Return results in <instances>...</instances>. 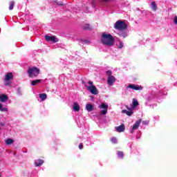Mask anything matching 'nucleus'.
I'll return each instance as SVG.
<instances>
[{"mask_svg":"<svg viewBox=\"0 0 177 177\" xmlns=\"http://www.w3.org/2000/svg\"><path fill=\"white\" fill-rule=\"evenodd\" d=\"M120 44H119V46H118V48L119 49H122V48L124 47V43H122V41H119Z\"/></svg>","mask_w":177,"mask_h":177,"instance_id":"bb28decb","label":"nucleus"},{"mask_svg":"<svg viewBox=\"0 0 177 177\" xmlns=\"http://www.w3.org/2000/svg\"><path fill=\"white\" fill-rule=\"evenodd\" d=\"M81 109V106H80V104L77 102H74L73 105V111H80V109Z\"/></svg>","mask_w":177,"mask_h":177,"instance_id":"f8f14e48","label":"nucleus"},{"mask_svg":"<svg viewBox=\"0 0 177 177\" xmlns=\"http://www.w3.org/2000/svg\"><path fill=\"white\" fill-rule=\"evenodd\" d=\"M115 39L111 34L103 33L101 36V44L106 46H114Z\"/></svg>","mask_w":177,"mask_h":177,"instance_id":"f257e3e1","label":"nucleus"},{"mask_svg":"<svg viewBox=\"0 0 177 177\" xmlns=\"http://www.w3.org/2000/svg\"><path fill=\"white\" fill-rule=\"evenodd\" d=\"M100 109H104L100 111V114H101V115H106V114H107V110H109V105L107 104L102 103L100 106Z\"/></svg>","mask_w":177,"mask_h":177,"instance_id":"0eeeda50","label":"nucleus"},{"mask_svg":"<svg viewBox=\"0 0 177 177\" xmlns=\"http://www.w3.org/2000/svg\"><path fill=\"white\" fill-rule=\"evenodd\" d=\"M42 82V80H35L32 81V86H35V85H37V84H39Z\"/></svg>","mask_w":177,"mask_h":177,"instance_id":"a211bd4d","label":"nucleus"},{"mask_svg":"<svg viewBox=\"0 0 177 177\" xmlns=\"http://www.w3.org/2000/svg\"><path fill=\"white\" fill-rule=\"evenodd\" d=\"M111 74H112L111 71H106V75H108V77H113Z\"/></svg>","mask_w":177,"mask_h":177,"instance_id":"cd10ccee","label":"nucleus"},{"mask_svg":"<svg viewBox=\"0 0 177 177\" xmlns=\"http://www.w3.org/2000/svg\"><path fill=\"white\" fill-rule=\"evenodd\" d=\"M118 156L119 158H124V152L118 151Z\"/></svg>","mask_w":177,"mask_h":177,"instance_id":"393cba45","label":"nucleus"},{"mask_svg":"<svg viewBox=\"0 0 177 177\" xmlns=\"http://www.w3.org/2000/svg\"><path fill=\"white\" fill-rule=\"evenodd\" d=\"M0 177H1V174H0Z\"/></svg>","mask_w":177,"mask_h":177,"instance_id":"c9c22d12","label":"nucleus"},{"mask_svg":"<svg viewBox=\"0 0 177 177\" xmlns=\"http://www.w3.org/2000/svg\"><path fill=\"white\" fill-rule=\"evenodd\" d=\"M44 38L47 42H53V44H56V42H59V39L56 37V36H49L46 35Z\"/></svg>","mask_w":177,"mask_h":177,"instance_id":"423d86ee","label":"nucleus"},{"mask_svg":"<svg viewBox=\"0 0 177 177\" xmlns=\"http://www.w3.org/2000/svg\"><path fill=\"white\" fill-rule=\"evenodd\" d=\"M120 37H122V38H127L128 35H127V33H122L120 34Z\"/></svg>","mask_w":177,"mask_h":177,"instance_id":"c85d7f7f","label":"nucleus"},{"mask_svg":"<svg viewBox=\"0 0 177 177\" xmlns=\"http://www.w3.org/2000/svg\"><path fill=\"white\" fill-rule=\"evenodd\" d=\"M111 142L112 143H113V145H117V138L113 137V138L111 139Z\"/></svg>","mask_w":177,"mask_h":177,"instance_id":"a878e982","label":"nucleus"},{"mask_svg":"<svg viewBox=\"0 0 177 177\" xmlns=\"http://www.w3.org/2000/svg\"><path fill=\"white\" fill-rule=\"evenodd\" d=\"M122 114H127V115H129V117H131L132 114H133V111H127V109H124L122 111Z\"/></svg>","mask_w":177,"mask_h":177,"instance_id":"2eb2a0df","label":"nucleus"},{"mask_svg":"<svg viewBox=\"0 0 177 177\" xmlns=\"http://www.w3.org/2000/svg\"><path fill=\"white\" fill-rule=\"evenodd\" d=\"M117 81V79L114 76H110L108 77L107 80V84L109 85V86H113V84Z\"/></svg>","mask_w":177,"mask_h":177,"instance_id":"1a4fd4ad","label":"nucleus"},{"mask_svg":"<svg viewBox=\"0 0 177 177\" xmlns=\"http://www.w3.org/2000/svg\"><path fill=\"white\" fill-rule=\"evenodd\" d=\"M84 30H92V27H91V25L86 24L83 26Z\"/></svg>","mask_w":177,"mask_h":177,"instance_id":"aec40b11","label":"nucleus"},{"mask_svg":"<svg viewBox=\"0 0 177 177\" xmlns=\"http://www.w3.org/2000/svg\"><path fill=\"white\" fill-rule=\"evenodd\" d=\"M142 122V119H139L138 120H137L135 124L133 125L132 129L131 131V133H133V131L138 129V128H139V127H140V124Z\"/></svg>","mask_w":177,"mask_h":177,"instance_id":"6e6552de","label":"nucleus"},{"mask_svg":"<svg viewBox=\"0 0 177 177\" xmlns=\"http://www.w3.org/2000/svg\"><path fill=\"white\" fill-rule=\"evenodd\" d=\"M13 80V73H8L6 74L3 84L5 86H10L12 85V80Z\"/></svg>","mask_w":177,"mask_h":177,"instance_id":"39448f33","label":"nucleus"},{"mask_svg":"<svg viewBox=\"0 0 177 177\" xmlns=\"http://www.w3.org/2000/svg\"><path fill=\"white\" fill-rule=\"evenodd\" d=\"M127 88H130V89H133V91H140L143 89V87H142L141 86L135 85L133 84H129L127 86Z\"/></svg>","mask_w":177,"mask_h":177,"instance_id":"9d476101","label":"nucleus"},{"mask_svg":"<svg viewBox=\"0 0 177 177\" xmlns=\"http://www.w3.org/2000/svg\"><path fill=\"white\" fill-rule=\"evenodd\" d=\"M151 8H152V10H153L154 12L157 10V5H156L155 2L151 3Z\"/></svg>","mask_w":177,"mask_h":177,"instance_id":"4be33fe9","label":"nucleus"},{"mask_svg":"<svg viewBox=\"0 0 177 177\" xmlns=\"http://www.w3.org/2000/svg\"><path fill=\"white\" fill-rule=\"evenodd\" d=\"M8 99L9 97H8V95L5 94H0V102L1 103H5V102H6Z\"/></svg>","mask_w":177,"mask_h":177,"instance_id":"9b49d317","label":"nucleus"},{"mask_svg":"<svg viewBox=\"0 0 177 177\" xmlns=\"http://www.w3.org/2000/svg\"><path fill=\"white\" fill-rule=\"evenodd\" d=\"M86 110L88 112L93 111V105L92 104H87L86 105Z\"/></svg>","mask_w":177,"mask_h":177,"instance_id":"dca6fc26","label":"nucleus"},{"mask_svg":"<svg viewBox=\"0 0 177 177\" xmlns=\"http://www.w3.org/2000/svg\"><path fill=\"white\" fill-rule=\"evenodd\" d=\"M125 107H126V109H127V110L131 111V109H130V107H129V106L126 105Z\"/></svg>","mask_w":177,"mask_h":177,"instance_id":"2f4dec72","label":"nucleus"},{"mask_svg":"<svg viewBox=\"0 0 177 177\" xmlns=\"http://www.w3.org/2000/svg\"><path fill=\"white\" fill-rule=\"evenodd\" d=\"M115 130L117 132H124V131H125V125L122 124L120 126L116 127Z\"/></svg>","mask_w":177,"mask_h":177,"instance_id":"ddd939ff","label":"nucleus"},{"mask_svg":"<svg viewBox=\"0 0 177 177\" xmlns=\"http://www.w3.org/2000/svg\"><path fill=\"white\" fill-rule=\"evenodd\" d=\"M39 73H41V70H39L38 67L35 66L31 68L29 67L27 71V74L29 78H35L38 77V75H39Z\"/></svg>","mask_w":177,"mask_h":177,"instance_id":"f03ea898","label":"nucleus"},{"mask_svg":"<svg viewBox=\"0 0 177 177\" xmlns=\"http://www.w3.org/2000/svg\"><path fill=\"white\" fill-rule=\"evenodd\" d=\"M115 30H118V31H124L128 28V26L124 21H117L114 25Z\"/></svg>","mask_w":177,"mask_h":177,"instance_id":"7ed1b4c3","label":"nucleus"},{"mask_svg":"<svg viewBox=\"0 0 177 177\" xmlns=\"http://www.w3.org/2000/svg\"><path fill=\"white\" fill-rule=\"evenodd\" d=\"M174 23L177 24V16L174 17Z\"/></svg>","mask_w":177,"mask_h":177,"instance_id":"7c9ffc66","label":"nucleus"},{"mask_svg":"<svg viewBox=\"0 0 177 177\" xmlns=\"http://www.w3.org/2000/svg\"><path fill=\"white\" fill-rule=\"evenodd\" d=\"M88 85L85 84V87L92 95H97L99 93V91H97V88H96V86L93 85V82L92 81H88Z\"/></svg>","mask_w":177,"mask_h":177,"instance_id":"20e7f679","label":"nucleus"},{"mask_svg":"<svg viewBox=\"0 0 177 177\" xmlns=\"http://www.w3.org/2000/svg\"><path fill=\"white\" fill-rule=\"evenodd\" d=\"M79 149H80V150H82V149H84V145H82V143H80V144L79 145Z\"/></svg>","mask_w":177,"mask_h":177,"instance_id":"c756f323","label":"nucleus"},{"mask_svg":"<svg viewBox=\"0 0 177 177\" xmlns=\"http://www.w3.org/2000/svg\"><path fill=\"white\" fill-rule=\"evenodd\" d=\"M44 164V160L42 159H38L35 162V167H41Z\"/></svg>","mask_w":177,"mask_h":177,"instance_id":"4468645a","label":"nucleus"},{"mask_svg":"<svg viewBox=\"0 0 177 177\" xmlns=\"http://www.w3.org/2000/svg\"><path fill=\"white\" fill-rule=\"evenodd\" d=\"M39 97L40 99H41V101L44 102V100H46L48 99V95L46 93H41L39 95Z\"/></svg>","mask_w":177,"mask_h":177,"instance_id":"f3484780","label":"nucleus"},{"mask_svg":"<svg viewBox=\"0 0 177 177\" xmlns=\"http://www.w3.org/2000/svg\"><path fill=\"white\" fill-rule=\"evenodd\" d=\"M12 143H15V140L12 138H8L6 140V145H12Z\"/></svg>","mask_w":177,"mask_h":177,"instance_id":"6ab92c4d","label":"nucleus"},{"mask_svg":"<svg viewBox=\"0 0 177 177\" xmlns=\"http://www.w3.org/2000/svg\"><path fill=\"white\" fill-rule=\"evenodd\" d=\"M0 111H8V109L3 107L2 104H0Z\"/></svg>","mask_w":177,"mask_h":177,"instance_id":"b1692460","label":"nucleus"},{"mask_svg":"<svg viewBox=\"0 0 177 177\" xmlns=\"http://www.w3.org/2000/svg\"><path fill=\"white\" fill-rule=\"evenodd\" d=\"M15 6V1H11L9 6V10H13Z\"/></svg>","mask_w":177,"mask_h":177,"instance_id":"5701e85b","label":"nucleus"},{"mask_svg":"<svg viewBox=\"0 0 177 177\" xmlns=\"http://www.w3.org/2000/svg\"><path fill=\"white\" fill-rule=\"evenodd\" d=\"M58 5H59V6H63V3H58Z\"/></svg>","mask_w":177,"mask_h":177,"instance_id":"f704fd0d","label":"nucleus"},{"mask_svg":"<svg viewBox=\"0 0 177 177\" xmlns=\"http://www.w3.org/2000/svg\"><path fill=\"white\" fill-rule=\"evenodd\" d=\"M110 0H102V2H109Z\"/></svg>","mask_w":177,"mask_h":177,"instance_id":"473e14b6","label":"nucleus"},{"mask_svg":"<svg viewBox=\"0 0 177 177\" xmlns=\"http://www.w3.org/2000/svg\"><path fill=\"white\" fill-rule=\"evenodd\" d=\"M133 107H138L139 106V102L136 99H133Z\"/></svg>","mask_w":177,"mask_h":177,"instance_id":"412c9836","label":"nucleus"},{"mask_svg":"<svg viewBox=\"0 0 177 177\" xmlns=\"http://www.w3.org/2000/svg\"><path fill=\"white\" fill-rule=\"evenodd\" d=\"M82 84H84V86L86 85V84H85V81H82Z\"/></svg>","mask_w":177,"mask_h":177,"instance_id":"72a5a7b5","label":"nucleus"}]
</instances>
